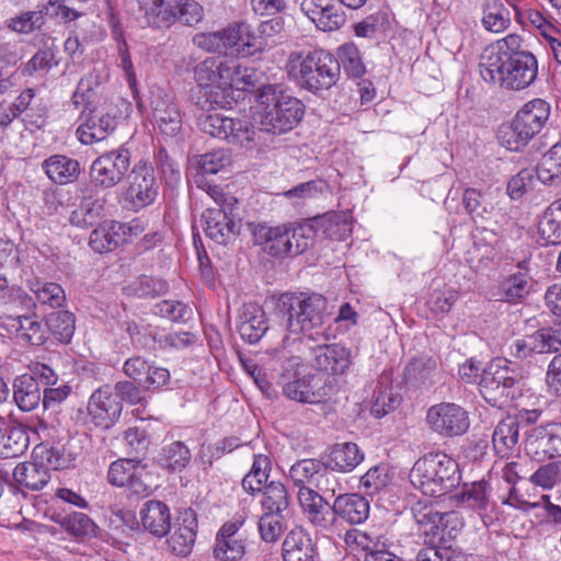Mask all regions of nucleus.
Returning <instances> with one entry per match:
<instances>
[{
	"instance_id": "f257e3e1",
	"label": "nucleus",
	"mask_w": 561,
	"mask_h": 561,
	"mask_svg": "<svg viewBox=\"0 0 561 561\" xmlns=\"http://www.w3.org/2000/svg\"><path fill=\"white\" fill-rule=\"evenodd\" d=\"M522 38L510 34L486 46L479 61L482 79L502 89L519 91L528 88L536 79V57L520 49Z\"/></svg>"
},
{
	"instance_id": "f03ea898",
	"label": "nucleus",
	"mask_w": 561,
	"mask_h": 561,
	"mask_svg": "<svg viewBox=\"0 0 561 561\" xmlns=\"http://www.w3.org/2000/svg\"><path fill=\"white\" fill-rule=\"evenodd\" d=\"M287 71L301 89L321 95L339 81L341 65L333 54L324 49L307 54L293 51L288 57Z\"/></svg>"
},
{
	"instance_id": "7ed1b4c3",
	"label": "nucleus",
	"mask_w": 561,
	"mask_h": 561,
	"mask_svg": "<svg viewBox=\"0 0 561 561\" xmlns=\"http://www.w3.org/2000/svg\"><path fill=\"white\" fill-rule=\"evenodd\" d=\"M255 100L260 115V128L268 134H284L294 129L305 115V105L287 93L279 84H262Z\"/></svg>"
},
{
	"instance_id": "20e7f679",
	"label": "nucleus",
	"mask_w": 561,
	"mask_h": 561,
	"mask_svg": "<svg viewBox=\"0 0 561 561\" xmlns=\"http://www.w3.org/2000/svg\"><path fill=\"white\" fill-rule=\"evenodd\" d=\"M409 478L424 495L439 497L458 484V463L445 453H430L415 461Z\"/></svg>"
},
{
	"instance_id": "39448f33",
	"label": "nucleus",
	"mask_w": 561,
	"mask_h": 561,
	"mask_svg": "<svg viewBox=\"0 0 561 561\" xmlns=\"http://www.w3.org/2000/svg\"><path fill=\"white\" fill-rule=\"evenodd\" d=\"M522 386V378L510 362L495 358L482 370L479 391L491 405L504 408L520 396Z\"/></svg>"
},
{
	"instance_id": "423d86ee",
	"label": "nucleus",
	"mask_w": 561,
	"mask_h": 561,
	"mask_svg": "<svg viewBox=\"0 0 561 561\" xmlns=\"http://www.w3.org/2000/svg\"><path fill=\"white\" fill-rule=\"evenodd\" d=\"M325 299L321 295L283 294L279 298V307L287 313V331L289 334L284 336L283 344L289 341V335L294 340L300 334L308 333L323 324Z\"/></svg>"
},
{
	"instance_id": "0eeeda50",
	"label": "nucleus",
	"mask_w": 561,
	"mask_h": 561,
	"mask_svg": "<svg viewBox=\"0 0 561 561\" xmlns=\"http://www.w3.org/2000/svg\"><path fill=\"white\" fill-rule=\"evenodd\" d=\"M198 129L214 138L251 148L254 146L255 129L245 119L227 117L219 113H202L197 117Z\"/></svg>"
},
{
	"instance_id": "6e6552de",
	"label": "nucleus",
	"mask_w": 561,
	"mask_h": 561,
	"mask_svg": "<svg viewBox=\"0 0 561 561\" xmlns=\"http://www.w3.org/2000/svg\"><path fill=\"white\" fill-rule=\"evenodd\" d=\"M232 72L229 62L216 58H206L195 67V80L201 88L205 89L206 103L210 106L224 107L228 103L227 94Z\"/></svg>"
},
{
	"instance_id": "1a4fd4ad",
	"label": "nucleus",
	"mask_w": 561,
	"mask_h": 561,
	"mask_svg": "<svg viewBox=\"0 0 561 561\" xmlns=\"http://www.w3.org/2000/svg\"><path fill=\"white\" fill-rule=\"evenodd\" d=\"M130 158L131 153L125 145L102 153L90 167L91 184L101 190L115 187L126 176L130 168Z\"/></svg>"
},
{
	"instance_id": "9d476101",
	"label": "nucleus",
	"mask_w": 561,
	"mask_h": 561,
	"mask_svg": "<svg viewBox=\"0 0 561 561\" xmlns=\"http://www.w3.org/2000/svg\"><path fill=\"white\" fill-rule=\"evenodd\" d=\"M245 23H236L217 32L197 33L193 36V44L208 53L228 54L243 53L250 55L251 51L244 47H252L254 44L248 38L244 41L243 34L248 31Z\"/></svg>"
},
{
	"instance_id": "9b49d317",
	"label": "nucleus",
	"mask_w": 561,
	"mask_h": 561,
	"mask_svg": "<svg viewBox=\"0 0 561 561\" xmlns=\"http://www.w3.org/2000/svg\"><path fill=\"white\" fill-rule=\"evenodd\" d=\"M426 424L438 436L451 438L468 432L470 419L461 405L454 402H440L428 408Z\"/></svg>"
},
{
	"instance_id": "f8f14e48",
	"label": "nucleus",
	"mask_w": 561,
	"mask_h": 561,
	"mask_svg": "<svg viewBox=\"0 0 561 561\" xmlns=\"http://www.w3.org/2000/svg\"><path fill=\"white\" fill-rule=\"evenodd\" d=\"M125 202L133 210L151 205L158 196L159 185L152 165L147 161L136 163L127 176Z\"/></svg>"
},
{
	"instance_id": "ddd939ff",
	"label": "nucleus",
	"mask_w": 561,
	"mask_h": 561,
	"mask_svg": "<svg viewBox=\"0 0 561 561\" xmlns=\"http://www.w3.org/2000/svg\"><path fill=\"white\" fill-rule=\"evenodd\" d=\"M149 474L146 468L135 459H119L111 463L107 480L118 488H128L131 495L137 497L148 496L152 488L148 483Z\"/></svg>"
},
{
	"instance_id": "4468645a",
	"label": "nucleus",
	"mask_w": 561,
	"mask_h": 561,
	"mask_svg": "<svg viewBox=\"0 0 561 561\" xmlns=\"http://www.w3.org/2000/svg\"><path fill=\"white\" fill-rule=\"evenodd\" d=\"M561 347V320L553 327L536 331L517 339L510 345V354L516 358H527L534 354L557 352Z\"/></svg>"
},
{
	"instance_id": "2eb2a0df",
	"label": "nucleus",
	"mask_w": 561,
	"mask_h": 561,
	"mask_svg": "<svg viewBox=\"0 0 561 561\" xmlns=\"http://www.w3.org/2000/svg\"><path fill=\"white\" fill-rule=\"evenodd\" d=\"M526 454L542 462L561 456V423H549L530 431L525 443Z\"/></svg>"
},
{
	"instance_id": "dca6fc26",
	"label": "nucleus",
	"mask_w": 561,
	"mask_h": 561,
	"mask_svg": "<svg viewBox=\"0 0 561 561\" xmlns=\"http://www.w3.org/2000/svg\"><path fill=\"white\" fill-rule=\"evenodd\" d=\"M87 410L96 426L108 428L121 417L123 404L110 386H103L92 392Z\"/></svg>"
},
{
	"instance_id": "f3484780",
	"label": "nucleus",
	"mask_w": 561,
	"mask_h": 561,
	"mask_svg": "<svg viewBox=\"0 0 561 561\" xmlns=\"http://www.w3.org/2000/svg\"><path fill=\"white\" fill-rule=\"evenodd\" d=\"M300 9L324 32L339 30L346 21L343 9L334 0H302Z\"/></svg>"
},
{
	"instance_id": "a211bd4d",
	"label": "nucleus",
	"mask_w": 561,
	"mask_h": 561,
	"mask_svg": "<svg viewBox=\"0 0 561 561\" xmlns=\"http://www.w3.org/2000/svg\"><path fill=\"white\" fill-rule=\"evenodd\" d=\"M232 208H207L203 214L205 233L218 245L234 241L239 227L232 218Z\"/></svg>"
},
{
	"instance_id": "6ab92c4d",
	"label": "nucleus",
	"mask_w": 561,
	"mask_h": 561,
	"mask_svg": "<svg viewBox=\"0 0 561 561\" xmlns=\"http://www.w3.org/2000/svg\"><path fill=\"white\" fill-rule=\"evenodd\" d=\"M197 517L193 510L180 512L167 539L168 548L176 556H187L196 539Z\"/></svg>"
},
{
	"instance_id": "aec40b11",
	"label": "nucleus",
	"mask_w": 561,
	"mask_h": 561,
	"mask_svg": "<svg viewBox=\"0 0 561 561\" xmlns=\"http://www.w3.org/2000/svg\"><path fill=\"white\" fill-rule=\"evenodd\" d=\"M151 106L154 128L164 137L176 138L183 128L179 104L168 96H156Z\"/></svg>"
},
{
	"instance_id": "412c9836",
	"label": "nucleus",
	"mask_w": 561,
	"mask_h": 561,
	"mask_svg": "<svg viewBox=\"0 0 561 561\" xmlns=\"http://www.w3.org/2000/svg\"><path fill=\"white\" fill-rule=\"evenodd\" d=\"M312 366L330 375H344L351 366V351L341 344H323L312 350Z\"/></svg>"
},
{
	"instance_id": "4be33fe9",
	"label": "nucleus",
	"mask_w": 561,
	"mask_h": 561,
	"mask_svg": "<svg viewBox=\"0 0 561 561\" xmlns=\"http://www.w3.org/2000/svg\"><path fill=\"white\" fill-rule=\"evenodd\" d=\"M136 3L148 27L165 30L175 24L176 0H136Z\"/></svg>"
},
{
	"instance_id": "5701e85b",
	"label": "nucleus",
	"mask_w": 561,
	"mask_h": 561,
	"mask_svg": "<svg viewBox=\"0 0 561 561\" xmlns=\"http://www.w3.org/2000/svg\"><path fill=\"white\" fill-rule=\"evenodd\" d=\"M44 515L77 539L91 538L96 535V524L84 513H64L51 506L45 511Z\"/></svg>"
},
{
	"instance_id": "b1692460",
	"label": "nucleus",
	"mask_w": 561,
	"mask_h": 561,
	"mask_svg": "<svg viewBox=\"0 0 561 561\" xmlns=\"http://www.w3.org/2000/svg\"><path fill=\"white\" fill-rule=\"evenodd\" d=\"M461 205L470 219L477 225L472 232L474 239L478 238V234L483 232H490L493 234L492 231H488L485 228L479 227V225H483L491 220L494 210V205L485 193L476 187H468L462 192Z\"/></svg>"
},
{
	"instance_id": "393cba45",
	"label": "nucleus",
	"mask_w": 561,
	"mask_h": 561,
	"mask_svg": "<svg viewBox=\"0 0 561 561\" xmlns=\"http://www.w3.org/2000/svg\"><path fill=\"white\" fill-rule=\"evenodd\" d=\"M238 331L250 344L259 342L267 331V319L263 308L253 302L244 304L238 316Z\"/></svg>"
},
{
	"instance_id": "a878e982",
	"label": "nucleus",
	"mask_w": 561,
	"mask_h": 561,
	"mask_svg": "<svg viewBox=\"0 0 561 561\" xmlns=\"http://www.w3.org/2000/svg\"><path fill=\"white\" fill-rule=\"evenodd\" d=\"M81 117L84 121L77 128V136L83 145L104 140L116 128V117L110 114L99 115L95 111L84 114L83 111Z\"/></svg>"
},
{
	"instance_id": "bb28decb",
	"label": "nucleus",
	"mask_w": 561,
	"mask_h": 561,
	"mask_svg": "<svg viewBox=\"0 0 561 561\" xmlns=\"http://www.w3.org/2000/svg\"><path fill=\"white\" fill-rule=\"evenodd\" d=\"M290 480L300 488L314 484L316 488L325 492L329 488H324L323 483L330 480L327 473L325 463L317 459H302L294 463L289 469Z\"/></svg>"
},
{
	"instance_id": "cd10ccee",
	"label": "nucleus",
	"mask_w": 561,
	"mask_h": 561,
	"mask_svg": "<svg viewBox=\"0 0 561 561\" xmlns=\"http://www.w3.org/2000/svg\"><path fill=\"white\" fill-rule=\"evenodd\" d=\"M542 129L536 128L519 118L503 124L497 130L500 145L510 151H519L526 147Z\"/></svg>"
},
{
	"instance_id": "c85d7f7f",
	"label": "nucleus",
	"mask_w": 561,
	"mask_h": 561,
	"mask_svg": "<svg viewBox=\"0 0 561 561\" xmlns=\"http://www.w3.org/2000/svg\"><path fill=\"white\" fill-rule=\"evenodd\" d=\"M139 516L144 530L157 538L164 537L171 530L170 508L161 501H147L140 508Z\"/></svg>"
},
{
	"instance_id": "c756f323",
	"label": "nucleus",
	"mask_w": 561,
	"mask_h": 561,
	"mask_svg": "<svg viewBox=\"0 0 561 561\" xmlns=\"http://www.w3.org/2000/svg\"><path fill=\"white\" fill-rule=\"evenodd\" d=\"M282 550L284 561H314V545L310 535L301 527H296L286 535Z\"/></svg>"
},
{
	"instance_id": "7c9ffc66",
	"label": "nucleus",
	"mask_w": 561,
	"mask_h": 561,
	"mask_svg": "<svg viewBox=\"0 0 561 561\" xmlns=\"http://www.w3.org/2000/svg\"><path fill=\"white\" fill-rule=\"evenodd\" d=\"M298 501L308 520L319 528H328L331 523V512L323 497L311 488H300Z\"/></svg>"
},
{
	"instance_id": "2f4dec72",
	"label": "nucleus",
	"mask_w": 561,
	"mask_h": 561,
	"mask_svg": "<svg viewBox=\"0 0 561 561\" xmlns=\"http://www.w3.org/2000/svg\"><path fill=\"white\" fill-rule=\"evenodd\" d=\"M332 511L350 524H360L369 516V503L359 494H341L334 500Z\"/></svg>"
},
{
	"instance_id": "473e14b6",
	"label": "nucleus",
	"mask_w": 561,
	"mask_h": 561,
	"mask_svg": "<svg viewBox=\"0 0 561 561\" xmlns=\"http://www.w3.org/2000/svg\"><path fill=\"white\" fill-rule=\"evenodd\" d=\"M42 168L49 180L56 184L72 183L81 172L79 161L64 154L50 156L43 161Z\"/></svg>"
},
{
	"instance_id": "72a5a7b5",
	"label": "nucleus",
	"mask_w": 561,
	"mask_h": 561,
	"mask_svg": "<svg viewBox=\"0 0 561 561\" xmlns=\"http://www.w3.org/2000/svg\"><path fill=\"white\" fill-rule=\"evenodd\" d=\"M13 401L22 412H32L43 402L38 381L31 375L18 376L13 381Z\"/></svg>"
},
{
	"instance_id": "f704fd0d",
	"label": "nucleus",
	"mask_w": 561,
	"mask_h": 561,
	"mask_svg": "<svg viewBox=\"0 0 561 561\" xmlns=\"http://www.w3.org/2000/svg\"><path fill=\"white\" fill-rule=\"evenodd\" d=\"M364 460V453L355 443L335 444L325 461L327 468L351 472Z\"/></svg>"
},
{
	"instance_id": "c9c22d12",
	"label": "nucleus",
	"mask_w": 561,
	"mask_h": 561,
	"mask_svg": "<svg viewBox=\"0 0 561 561\" xmlns=\"http://www.w3.org/2000/svg\"><path fill=\"white\" fill-rule=\"evenodd\" d=\"M416 522L419 524H431L432 530L435 528L439 530L442 528V539L445 535L449 538L456 537L458 531L462 528V522L458 515L454 512L440 513L434 511L432 507L425 506L422 511L415 514Z\"/></svg>"
},
{
	"instance_id": "e433bc0d",
	"label": "nucleus",
	"mask_w": 561,
	"mask_h": 561,
	"mask_svg": "<svg viewBox=\"0 0 561 561\" xmlns=\"http://www.w3.org/2000/svg\"><path fill=\"white\" fill-rule=\"evenodd\" d=\"M321 379L317 375H309L290 382H287L284 388V394L299 402L316 403L325 396L323 389L317 387Z\"/></svg>"
},
{
	"instance_id": "4c0bfd02",
	"label": "nucleus",
	"mask_w": 561,
	"mask_h": 561,
	"mask_svg": "<svg viewBox=\"0 0 561 561\" xmlns=\"http://www.w3.org/2000/svg\"><path fill=\"white\" fill-rule=\"evenodd\" d=\"M13 479L19 485L37 491L49 482L50 474L47 468L33 459L30 462L19 463L13 470Z\"/></svg>"
},
{
	"instance_id": "58836bf2",
	"label": "nucleus",
	"mask_w": 561,
	"mask_h": 561,
	"mask_svg": "<svg viewBox=\"0 0 561 561\" xmlns=\"http://www.w3.org/2000/svg\"><path fill=\"white\" fill-rule=\"evenodd\" d=\"M519 437V425L516 419L507 416L501 420L492 435L493 448L501 457L508 456L516 447Z\"/></svg>"
},
{
	"instance_id": "ea45409f",
	"label": "nucleus",
	"mask_w": 561,
	"mask_h": 561,
	"mask_svg": "<svg viewBox=\"0 0 561 561\" xmlns=\"http://www.w3.org/2000/svg\"><path fill=\"white\" fill-rule=\"evenodd\" d=\"M481 13V23L489 32L501 33L511 25L510 10L502 0H483Z\"/></svg>"
},
{
	"instance_id": "a19ab883",
	"label": "nucleus",
	"mask_w": 561,
	"mask_h": 561,
	"mask_svg": "<svg viewBox=\"0 0 561 561\" xmlns=\"http://www.w3.org/2000/svg\"><path fill=\"white\" fill-rule=\"evenodd\" d=\"M4 325L11 333L21 337L31 344L42 345L45 342V330L41 322L33 317L18 316L8 317Z\"/></svg>"
},
{
	"instance_id": "79ce46f5",
	"label": "nucleus",
	"mask_w": 561,
	"mask_h": 561,
	"mask_svg": "<svg viewBox=\"0 0 561 561\" xmlns=\"http://www.w3.org/2000/svg\"><path fill=\"white\" fill-rule=\"evenodd\" d=\"M454 497L463 507L485 511L490 504L491 486L484 480L476 481L465 484L460 493Z\"/></svg>"
},
{
	"instance_id": "37998d69",
	"label": "nucleus",
	"mask_w": 561,
	"mask_h": 561,
	"mask_svg": "<svg viewBox=\"0 0 561 561\" xmlns=\"http://www.w3.org/2000/svg\"><path fill=\"white\" fill-rule=\"evenodd\" d=\"M531 290V277L527 272L519 271L504 279L499 288L497 300L519 302Z\"/></svg>"
},
{
	"instance_id": "c03bdc74",
	"label": "nucleus",
	"mask_w": 561,
	"mask_h": 561,
	"mask_svg": "<svg viewBox=\"0 0 561 561\" xmlns=\"http://www.w3.org/2000/svg\"><path fill=\"white\" fill-rule=\"evenodd\" d=\"M28 447V435L21 425L9 426L0 432V457L15 458Z\"/></svg>"
},
{
	"instance_id": "a18cd8bd",
	"label": "nucleus",
	"mask_w": 561,
	"mask_h": 561,
	"mask_svg": "<svg viewBox=\"0 0 561 561\" xmlns=\"http://www.w3.org/2000/svg\"><path fill=\"white\" fill-rule=\"evenodd\" d=\"M437 363L433 357L413 358L404 369V380L413 386H428L433 382Z\"/></svg>"
},
{
	"instance_id": "49530a36",
	"label": "nucleus",
	"mask_w": 561,
	"mask_h": 561,
	"mask_svg": "<svg viewBox=\"0 0 561 561\" xmlns=\"http://www.w3.org/2000/svg\"><path fill=\"white\" fill-rule=\"evenodd\" d=\"M255 245H265L267 243L291 245V239L288 237L286 224L271 226L267 222H249Z\"/></svg>"
},
{
	"instance_id": "de8ad7c7",
	"label": "nucleus",
	"mask_w": 561,
	"mask_h": 561,
	"mask_svg": "<svg viewBox=\"0 0 561 561\" xmlns=\"http://www.w3.org/2000/svg\"><path fill=\"white\" fill-rule=\"evenodd\" d=\"M169 290L165 280L152 276H139L123 287L127 296L137 298H154L164 295Z\"/></svg>"
},
{
	"instance_id": "09e8293b",
	"label": "nucleus",
	"mask_w": 561,
	"mask_h": 561,
	"mask_svg": "<svg viewBox=\"0 0 561 561\" xmlns=\"http://www.w3.org/2000/svg\"><path fill=\"white\" fill-rule=\"evenodd\" d=\"M33 459H36L44 468L49 470H61L68 468L73 458L66 454L62 448L54 447L48 444H38L33 449Z\"/></svg>"
},
{
	"instance_id": "8fccbe9b",
	"label": "nucleus",
	"mask_w": 561,
	"mask_h": 561,
	"mask_svg": "<svg viewBox=\"0 0 561 561\" xmlns=\"http://www.w3.org/2000/svg\"><path fill=\"white\" fill-rule=\"evenodd\" d=\"M46 325L56 340L68 344L76 330V319L70 311H54L46 317Z\"/></svg>"
},
{
	"instance_id": "3c124183",
	"label": "nucleus",
	"mask_w": 561,
	"mask_h": 561,
	"mask_svg": "<svg viewBox=\"0 0 561 561\" xmlns=\"http://www.w3.org/2000/svg\"><path fill=\"white\" fill-rule=\"evenodd\" d=\"M262 492L261 505L264 513L280 515L288 507L287 490L282 482L272 481Z\"/></svg>"
},
{
	"instance_id": "603ef678",
	"label": "nucleus",
	"mask_w": 561,
	"mask_h": 561,
	"mask_svg": "<svg viewBox=\"0 0 561 561\" xmlns=\"http://www.w3.org/2000/svg\"><path fill=\"white\" fill-rule=\"evenodd\" d=\"M336 58L347 77L358 79L365 75L366 68L362 55L354 43L340 46Z\"/></svg>"
},
{
	"instance_id": "864d4df0",
	"label": "nucleus",
	"mask_w": 561,
	"mask_h": 561,
	"mask_svg": "<svg viewBox=\"0 0 561 561\" xmlns=\"http://www.w3.org/2000/svg\"><path fill=\"white\" fill-rule=\"evenodd\" d=\"M28 288L35 295L38 302L51 308H59L66 301L65 290L57 283L33 280L30 283Z\"/></svg>"
},
{
	"instance_id": "5fc2aeb1",
	"label": "nucleus",
	"mask_w": 561,
	"mask_h": 561,
	"mask_svg": "<svg viewBox=\"0 0 561 561\" xmlns=\"http://www.w3.org/2000/svg\"><path fill=\"white\" fill-rule=\"evenodd\" d=\"M550 116V104L542 99L525 103L514 117L542 129Z\"/></svg>"
},
{
	"instance_id": "6e6d98bb",
	"label": "nucleus",
	"mask_w": 561,
	"mask_h": 561,
	"mask_svg": "<svg viewBox=\"0 0 561 561\" xmlns=\"http://www.w3.org/2000/svg\"><path fill=\"white\" fill-rule=\"evenodd\" d=\"M161 465L172 471H182L191 461V451L182 442H172L162 448Z\"/></svg>"
},
{
	"instance_id": "4d7b16f0",
	"label": "nucleus",
	"mask_w": 561,
	"mask_h": 561,
	"mask_svg": "<svg viewBox=\"0 0 561 561\" xmlns=\"http://www.w3.org/2000/svg\"><path fill=\"white\" fill-rule=\"evenodd\" d=\"M154 313L173 322H187L193 317L192 308L179 300H163L156 304Z\"/></svg>"
},
{
	"instance_id": "13d9d810",
	"label": "nucleus",
	"mask_w": 561,
	"mask_h": 561,
	"mask_svg": "<svg viewBox=\"0 0 561 561\" xmlns=\"http://www.w3.org/2000/svg\"><path fill=\"white\" fill-rule=\"evenodd\" d=\"M530 482L543 490H550L561 483V461L540 466L529 478Z\"/></svg>"
},
{
	"instance_id": "bf43d9fd",
	"label": "nucleus",
	"mask_w": 561,
	"mask_h": 561,
	"mask_svg": "<svg viewBox=\"0 0 561 561\" xmlns=\"http://www.w3.org/2000/svg\"><path fill=\"white\" fill-rule=\"evenodd\" d=\"M58 49L55 45L46 46L33 55V57L25 64L22 72L25 76H33L41 70H49L58 65L56 54Z\"/></svg>"
},
{
	"instance_id": "052dcab7",
	"label": "nucleus",
	"mask_w": 561,
	"mask_h": 561,
	"mask_svg": "<svg viewBox=\"0 0 561 561\" xmlns=\"http://www.w3.org/2000/svg\"><path fill=\"white\" fill-rule=\"evenodd\" d=\"M389 469L386 465L370 468L362 478L360 485L367 494L374 495L383 490L390 483Z\"/></svg>"
},
{
	"instance_id": "680f3d73",
	"label": "nucleus",
	"mask_w": 561,
	"mask_h": 561,
	"mask_svg": "<svg viewBox=\"0 0 561 561\" xmlns=\"http://www.w3.org/2000/svg\"><path fill=\"white\" fill-rule=\"evenodd\" d=\"M245 552L243 540L239 538H216L214 557L221 561H238Z\"/></svg>"
},
{
	"instance_id": "e2e57ef3",
	"label": "nucleus",
	"mask_w": 561,
	"mask_h": 561,
	"mask_svg": "<svg viewBox=\"0 0 561 561\" xmlns=\"http://www.w3.org/2000/svg\"><path fill=\"white\" fill-rule=\"evenodd\" d=\"M379 541V538L356 528L346 531L344 535L345 546L352 553L365 552V554H368L377 547L376 545Z\"/></svg>"
},
{
	"instance_id": "0e129e2a",
	"label": "nucleus",
	"mask_w": 561,
	"mask_h": 561,
	"mask_svg": "<svg viewBox=\"0 0 561 561\" xmlns=\"http://www.w3.org/2000/svg\"><path fill=\"white\" fill-rule=\"evenodd\" d=\"M230 163V156L226 150H214L197 157V168L201 179L205 174H216Z\"/></svg>"
},
{
	"instance_id": "69168bd1",
	"label": "nucleus",
	"mask_w": 561,
	"mask_h": 561,
	"mask_svg": "<svg viewBox=\"0 0 561 561\" xmlns=\"http://www.w3.org/2000/svg\"><path fill=\"white\" fill-rule=\"evenodd\" d=\"M318 230L329 241L343 242L352 233V222L345 217L334 216L325 220L322 228Z\"/></svg>"
},
{
	"instance_id": "338daca9",
	"label": "nucleus",
	"mask_w": 561,
	"mask_h": 561,
	"mask_svg": "<svg viewBox=\"0 0 561 561\" xmlns=\"http://www.w3.org/2000/svg\"><path fill=\"white\" fill-rule=\"evenodd\" d=\"M537 232L539 239L536 241L538 245H561V222L543 214L540 219Z\"/></svg>"
},
{
	"instance_id": "774afa93",
	"label": "nucleus",
	"mask_w": 561,
	"mask_h": 561,
	"mask_svg": "<svg viewBox=\"0 0 561 561\" xmlns=\"http://www.w3.org/2000/svg\"><path fill=\"white\" fill-rule=\"evenodd\" d=\"M175 23L193 26L199 23L204 16L203 7L195 0H176Z\"/></svg>"
}]
</instances>
